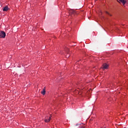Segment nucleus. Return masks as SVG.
<instances>
[{
    "instance_id": "1a4fd4ad",
    "label": "nucleus",
    "mask_w": 128,
    "mask_h": 128,
    "mask_svg": "<svg viewBox=\"0 0 128 128\" xmlns=\"http://www.w3.org/2000/svg\"><path fill=\"white\" fill-rule=\"evenodd\" d=\"M43 90H46V87H44V88H43Z\"/></svg>"
},
{
    "instance_id": "9d476101",
    "label": "nucleus",
    "mask_w": 128,
    "mask_h": 128,
    "mask_svg": "<svg viewBox=\"0 0 128 128\" xmlns=\"http://www.w3.org/2000/svg\"><path fill=\"white\" fill-rule=\"evenodd\" d=\"M77 92H78V90H77Z\"/></svg>"
},
{
    "instance_id": "20e7f679",
    "label": "nucleus",
    "mask_w": 128,
    "mask_h": 128,
    "mask_svg": "<svg viewBox=\"0 0 128 128\" xmlns=\"http://www.w3.org/2000/svg\"><path fill=\"white\" fill-rule=\"evenodd\" d=\"M108 64H104L102 65V70H108Z\"/></svg>"
},
{
    "instance_id": "f03ea898",
    "label": "nucleus",
    "mask_w": 128,
    "mask_h": 128,
    "mask_svg": "<svg viewBox=\"0 0 128 128\" xmlns=\"http://www.w3.org/2000/svg\"><path fill=\"white\" fill-rule=\"evenodd\" d=\"M69 14H73L74 16H76V12L74 10H69Z\"/></svg>"
},
{
    "instance_id": "6e6552de",
    "label": "nucleus",
    "mask_w": 128,
    "mask_h": 128,
    "mask_svg": "<svg viewBox=\"0 0 128 128\" xmlns=\"http://www.w3.org/2000/svg\"><path fill=\"white\" fill-rule=\"evenodd\" d=\"M106 12V14H108V16H112V14H110L108 12Z\"/></svg>"
},
{
    "instance_id": "39448f33",
    "label": "nucleus",
    "mask_w": 128,
    "mask_h": 128,
    "mask_svg": "<svg viewBox=\"0 0 128 128\" xmlns=\"http://www.w3.org/2000/svg\"><path fill=\"white\" fill-rule=\"evenodd\" d=\"M66 52H67V54L66 55V58H68L69 56H70V54L68 53V52L70 51V49L68 48H66Z\"/></svg>"
},
{
    "instance_id": "0eeeda50",
    "label": "nucleus",
    "mask_w": 128,
    "mask_h": 128,
    "mask_svg": "<svg viewBox=\"0 0 128 128\" xmlns=\"http://www.w3.org/2000/svg\"><path fill=\"white\" fill-rule=\"evenodd\" d=\"M43 96H44V94H46V90H42V91L41 92Z\"/></svg>"
},
{
    "instance_id": "f257e3e1",
    "label": "nucleus",
    "mask_w": 128,
    "mask_h": 128,
    "mask_svg": "<svg viewBox=\"0 0 128 128\" xmlns=\"http://www.w3.org/2000/svg\"><path fill=\"white\" fill-rule=\"evenodd\" d=\"M0 38H6V32L4 31L0 32Z\"/></svg>"
},
{
    "instance_id": "423d86ee",
    "label": "nucleus",
    "mask_w": 128,
    "mask_h": 128,
    "mask_svg": "<svg viewBox=\"0 0 128 128\" xmlns=\"http://www.w3.org/2000/svg\"><path fill=\"white\" fill-rule=\"evenodd\" d=\"M8 6H6L3 8V12H8Z\"/></svg>"
},
{
    "instance_id": "7ed1b4c3",
    "label": "nucleus",
    "mask_w": 128,
    "mask_h": 128,
    "mask_svg": "<svg viewBox=\"0 0 128 128\" xmlns=\"http://www.w3.org/2000/svg\"><path fill=\"white\" fill-rule=\"evenodd\" d=\"M50 120H52V116H50L49 117L48 116H46V119L44 120L45 122H48L50 121Z\"/></svg>"
}]
</instances>
